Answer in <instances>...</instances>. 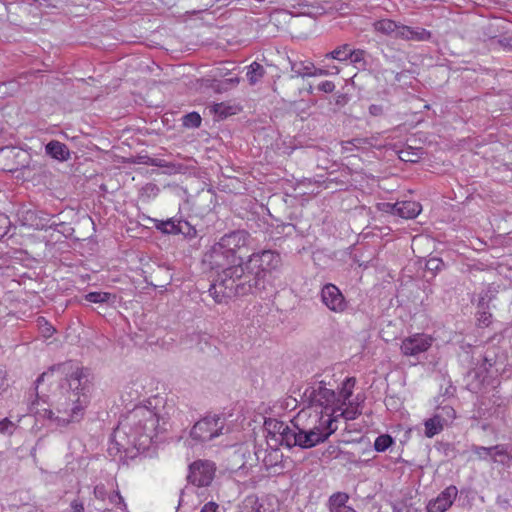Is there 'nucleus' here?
I'll use <instances>...</instances> for the list:
<instances>
[{
	"instance_id": "f257e3e1",
	"label": "nucleus",
	"mask_w": 512,
	"mask_h": 512,
	"mask_svg": "<svg viewBox=\"0 0 512 512\" xmlns=\"http://www.w3.org/2000/svg\"><path fill=\"white\" fill-rule=\"evenodd\" d=\"M54 372L63 376L59 384V393L51 404V408L36 410L41 419H47L56 427H69L80 423L91 402L94 388V377L90 370L77 362L66 361L50 367L36 380V389L41 382Z\"/></svg>"
},
{
	"instance_id": "f03ea898",
	"label": "nucleus",
	"mask_w": 512,
	"mask_h": 512,
	"mask_svg": "<svg viewBox=\"0 0 512 512\" xmlns=\"http://www.w3.org/2000/svg\"><path fill=\"white\" fill-rule=\"evenodd\" d=\"M327 377L315 380L305 388L301 400L306 406L291 421L302 432L304 442L310 448L327 440L338 429L331 407L339 403L335 392L339 386L336 380H327Z\"/></svg>"
},
{
	"instance_id": "7ed1b4c3",
	"label": "nucleus",
	"mask_w": 512,
	"mask_h": 512,
	"mask_svg": "<svg viewBox=\"0 0 512 512\" xmlns=\"http://www.w3.org/2000/svg\"><path fill=\"white\" fill-rule=\"evenodd\" d=\"M281 263L280 255L271 250L253 253L242 265L229 267L211 284L209 293L216 303H226L236 296H244L265 289L268 273L277 269Z\"/></svg>"
},
{
	"instance_id": "20e7f679",
	"label": "nucleus",
	"mask_w": 512,
	"mask_h": 512,
	"mask_svg": "<svg viewBox=\"0 0 512 512\" xmlns=\"http://www.w3.org/2000/svg\"><path fill=\"white\" fill-rule=\"evenodd\" d=\"M174 410L166 397L155 395L135 406L120 421L115 437L126 435L131 446L138 452H145L158 434L167 431Z\"/></svg>"
},
{
	"instance_id": "39448f33",
	"label": "nucleus",
	"mask_w": 512,
	"mask_h": 512,
	"mask_svg": "<svg viewBox=\"0 0 512 512\" xmlns=\"http://www.w3.org/2000/svg\"><path fill=\"white\" fill-rule=\"evenodd\" d=\"M496 358L497 354H489L488 356L478 354L477 366L468 373V377L475 380V382L468 383L471 391L476 393L486 391V385L499 373V369L495 367Z\"/></svg>"
},
{
	"instance_id": "423d86ee",
	"label": "nucleus",
	"mask_w": 512,
	"mask_h": 512,
	"mask_svg": "<svg viewBox=\"0 0 512 512\" xmlns=\"http://www.w3.org/2000/svg\"><path fill=\"white\" fill-rule=\"evenodd\" d=\"M356 384V379L354 377H346L341 383V389L338 394H336V400H339V403L333 409V418L335 419V423L337 422L338 417H343L345 420H354L360 411L357 405H354L351 402H348L350 397L353 394V389Z\"/></svg>"
},
{
	"instance_id": "0eeeda50",
	"label": "nucleus",
	"mask_w": 512,
	"mask_h": 512,
	"mask_svg": "<svg viewBox=\"0 0 512 512\" xmlns=\"http://www.w3.org/2000/svg\"><path fill=\"white\" fill-rule=\"evenodd\" d=\"M224 425L223 418L216 415L207 416L195 423L190 436L196 442L210 441L222 433Z\"/></svg>"
},
{
	"instance_id": "6e6552de",
	"label": "nucleus",
	"mask_w": 512,
	"mask_h": 512,
	"mask_svg": "<svg viewBox=\"0 0 512 512\" xmlns=\"http://www.w3.org/2000/svg\"><path fill=\"white\" fill-rule=\"evenodd\" d=\"M237 259L238 257L226 251L220 242L215 243L204 256V262L211 269H222L221 273L229 267L236 266Z\"/></svg>"
},
{
	"instance_id": "1a4fd4ad",
	"label": "nucleus",
	"mask_w": 512,
	"mask_h": 512,
	"mask_svg": "<svg viewBox=\"0 0 512 512\" xmlns=\"http://www.w3.org/2000/svg\"><path fill=\"white\" fill-rule=\"evenodd\" d=\"M215 466L207 460H198L189 466L188 481L198 487L208 486L215 474Z\"/></svg>"
},
{
	"instance_id": "9d476101",
	"label": "nucleus",
	"mask_w": 512,
	"mask_h": 512,
	"mask_svg": "<svg viewBox=\"0 0 512 512\" xmlns=\"http://www.w3.org/2000/svg\"><path fill=\"white\" fill-rule=\"evenodd\" d=\"M321 301L332 312L342 313L347 308V302L340 289L332 284L327 283L321 289Z\"/></svg>"
},
{
	"instance_id": "9b49d317",
	"label": "nucleus",
	"mask_w": 512,
	"mask_h": 512,
	"mask_svg": "<svg viewBox=\"0 0 512 512\" xmlns=\"http://www.w3.org/2000/svg\"><path fill=\"white\" fill-rule=\"evenodd\" d=\"M382 210L404 219H413L421 212V205L415 201H399L396 203H383Z\"/></svg>"
},
{
	"instance_id": "f8f14e48",
	"label": "nucleus",
	"mask_w": 512,
	"mask_h": 512,
	"mask_svg": "<svg viewBox=\"0 0 512 512\" xmlns=\"http://www.w3.org/2000/svg\"><path fill=\"white\" fill-rule=\"evenodd\" d=\"M250 234L245 230H235L223 235L218 242L226 249L237 256V252L249 245Z\"/></svg>"
},
{
	"instance_id": "ddd939ff",
	"label": "nucleus",
	"mask_w": 512,
	"mask_h": 512,
	"mask_svg": "<svg viewBox=\"0 0 512 512\" xmlns=\"http://www.w3.org/2000/svg\"><path fill=\"white\" fill-rule=\"evenodd\" d=\"M458 495V489L454 485L445 488L435 499L427 504V512H445L447 511Z\"/></svg>"
},
{
	"instance_id": "4468645a",
	"label": "nucleus",
	"mask_w": 512,
	"mask_h": 512,
	"mask_svg": "<svg viewBox=\"0 0 512 512\" xmlns=\"http://www.w3.org/2000/svg\"><path fill=\"white\" fill-rule=\"evenodd\" d=\"M434 338L425 333H417L402 342V352H426L432 347Z\"/></svg>"
},
{
	"instance_id": "2eb2a0df",
	"label": "nucleus",
	"mask_w": 512,
	"mask_h": 512,
	"mask_svg": "<svg viewBox=\"0 0 512 512\" xmlns=\"http://www.w3.org/2000/svg\"><path fill=\"white\" fill-rule=\"evenodd\" d=\"M257 460H261L267 470H274L277 468L282 469L283 453L279 449L270 448L265 450H258L255 452Z\"/></svg>"
},
{
	"instance_id": "dca6fc26",
	"label": "nucleus",
	"mask_w": 512,
	"mask_h": 512,
	"mask_svg": "<svg viewBox=\"0 0 512 512\" xmlns=\"http://www.w3.org/2000/svg\"><path fill=\"white\" fill-rule=\"evenodd\" d=\"M432 37V33L421 27H410L401 25L398 30V38L406 41L425 42L429 41Z\"/></svg>"
},
{
	"instance_id": "f3484780",
	"label": "nucleus",
	"mask_w": 512,
	"mask_h": 512,
	"mask_svg": "<svg viewBox=\"0 0 512 512\" xmlns=\"http://www.w3.org/2000/svg\"><path fill=\"white\" fill-rule=\"evenodd\" d=\"M276 441L281 445L287 446L288 448L293 446H299L304 449L310 448L307 443L304 442L305 440L302 432L299 429H296L294 426L290 430L286 431L285 437L276 438Z\"/></svg>"
},
{
	"instance_id": "a211bd4d",
	"label": "nucleus",
	"mask_w": 512,
	"mask_h": 512,
	"mask_svg": "<svg viewBox=\"0 0 512 512\" xmlns=\"http://www.w3.org/2000/svg\"><path fill=\"white\" fill-rule=\"evenodd\" d=\"M349 496L344 492L333 494L329 498L330 512H356V510L348 505Z\"/></svg>"
},
{
	"instance_id": "6ab92c4d",
	"label": "nucleus",
	"mask_w": 512,
	"mask_h": 512,
	"mask_svg": "<svg viewBox=\"0 0 512 512\" xmlns=\"http://www.w3.org/2000/svg\"><path fill=\"white\" fill-rule=\"evenodd\" d=\"M401 25L391 19H381L373 23V29L377 33L398 38V30Z\"/></svg>"
},
{
	"instance_id": "aec40b11",
	"label": "nucleus",
	"mask_w": 512,
	"mask_h": 512,
	"mask_svg": "<svg viewBox=\"0 0 512 512\" xmlns=\"http://www.w3.org/2000/svg\"><path fill=\"white\" fill-rule=\"evenodd\" d=\"M291 64V78L316 76L317 72H313L314 64L310 61H290Z\"/></svg>"
},
{
	"instance_id": "412c9836",
	"label": "nucleus",
	"mask_w": 512,
	"mask_h": 512,
	"mask_svg": "<svg viewBox=\"0 0 512 512\" xmlns=\"http://www.w3.org/2000/svg\"><path fill=\"white\" fill-rule=\"evenodd\" d=\"M510 459H512V448L503 444L491 446L492 462L506 465Z\"/></svg>"
},
{
	"instance_id": "4be33fe9",
	"label": "nucleus",
	"mask_w": 512,
	"mask_h": 512,
	"mask_svg": "<svg viewBox=\"0 0 512 512\" xmlns=\"http://www.w3.org/2000/svg\"><path fill=\"white\" fill-rule=\"evenodd\" d=\"M45 149L48 155L57 160L65 161L69 158V150L67 149V146L59 141H50L46 145Z\"/></svg>"
},
{
	"instance_id": "5701e85b",
	"label": "nucleus",
	"mask_w": 512,
	"mask_h": 512,
	"mask_svg": "<svg viewBox=\"0 0 512 512\" xmlns=\"http://www.w3.org/2000/svg\"><path fill=\"white\" fill-rule=\"evenodd\" d=\"M444 415L435 414L432 418L425 421V435L432 438L440 433L446 424L443 422Z\"/></svg>"
},
{
	"instance_id": "b1692460",
	"label": "nucleus",
	"mask_w": 512,
	"mask_h": 512,
	"mask_svg": "<svg viewBox=\"0 0 512 512\" xmlns=\"http://www.w3.org/2000/svg\"><path fill=\"white\" fill-rule=\"evenodd\" d=\"M138 163L145 164V165H150V166L161 167V168H167L169 170V172H176L177 168L179 167L176 164L171 163V162H167L164 159L153 158V157L146 156V155L145 156H139Z\"/></svg>"
},
{
	"instance_id": "393cba45",
	"label": "nucleus",
	"mask_w": 512,
	"mask_h": 512,
	"mask_svg": "<svg viewBox=\"0 0 512 512\" xmlns=\"http://www.w3.org/2000/svg\"><path fill=\"white\" fill-rule=\"evenodd\" d=\"M178 221L176 218L156 220L155 227L164 234L178 235Z\"/></svg>"
},
{
	"instance_id": "a878e982",
	"label": "nucleus",
	"mask_w": 512,
	"mask_h": 512,
	"mask_svg": "<svg viewBox=\"0 0 512 512\" xmlns=\"http://www.w3.org/2000/svg\"><path fill=\"white\" fill-rule=\"evenodd\" d=\"M351 46L349 44H342L336 47L333 51L327 53L325 58L334 59L340 62H345L349 58Z\"/></svg>"
},
{
	"instance_id": "bb28decb",
	"label": "nucleus",
	"mask_w": 512,
	"mask_h": 512,
	"mask_svg": "<svg viewBox=\"0 0 512 512\" xmlns=\"http://www.w3.org/2000/svg\"><path fill=\"white\" fill-rule=\"evenodd\" d=\"M265 69L264 67L257 63L253 62L249 67L247 71V78L251 85H255L257 82L260 81V79L264 76Z\"/></svg>"
},
{
	"instance_id": "cd10ccee",
	"label": "nucleus",
	"mask_w": 512,
	"mask_h": 512,
	"mask_svg": "<svg viewBox=\"0 0 512 512\" xmlns=\"http://www.w3.org/2000/svg\"><path fill=\"white\" fill-rule=\"evenodd\" d=\"M178 234H182L185 238L192 239L197 235L196 228L187 220L179 219Z\"/></svg>"
},
{
	"instance_id": "c85d7f7f",
	"label": "nucleus",
	"mask_w": 512,
	"mask_h": 512,
	"mask_svg": "<svg viewBox=\"0 0 512 512\" xmlns=\"http://www.w3.org/2000/svg\"><path fill=\"white\" fill-rule=\"evenodd\" d=\"M115 296L108 292H89L85 295V299L91 303H107Z\"/></svg>"
},
{
	"instance_id": "c756f323",
	"label": "nucleus",
	"mask_w": 512,
	"mask_h": 512,
	"mask_svg": "<svg viewBox=\"0 0 512 512\" xmlns=\"http://www.w3.org/2000/svg\"><path fill=\"white\" fill-rule=\"evenodd\" d=\"M394 443L393 438L388 434L379 435L374 441V449L377 452L386 451Z\"/></svg>"
},
{
	"instance_id": "7c9ffc66",
	"label": "nucleus",
	"mask_w": 512,
	"mask_h": 512,
	"mask_svg": "<svg viewBox=\"0 0 512 512\" xmlns=\"http://www.w3.org/2000/svg\"><path fill=\"white\" fill-rule=\"evenodd\" d=\"M265 424L268 432L272 434L275 439L278 437L280 432H283L287 429V424L278 420H269Z\"/></svg>"
},
{
	"instance_id": "2f4dec72",
	"label": "nucleus",
	"mask_w": 512,
	"mask_h": 512,
	"mask_svg": "<svg viewBox=\"0 0 512 512\" xmlns=\"http://www.w3.org/2000/svg\"><path fill=\"white\" fill-rule=\"evenodd\" d=\"M183 125L187 128H198L201 125V117L197 112H191L183 117Z\"/></svg>"
},
{
	"instance_id": "473e14b6",
	"label": "nucleus",
	"mask_w": 512,
	"mask_h": 512,
	"mask_svg": "<svg viewBox=\"0 0 512 512\" xmlns=\"http://www.w3.org/2000/svg\"><path fill=\"white\" fill-rule=\"evenodd\" d=\"M471 451L479 460L491 459V447L473 445Z\"/></svg>"
},
{
	"instance_id": "72a5a7b5",
	"label": "nucleus",
	"mask_w": 512,
	"mask_h": 512,
	"mask_svg": "<svg viewBox=\"0 0 512 512\" xmlns=\"http://www.w3.org/2000/svg\"><path fill=\"white\" fill-rule=\"evenodd\" d=\"M444 263L440 258L432 257L426 262V270L431 272L434 276L438 271H440L443 267Z\"/></svg>"
},
{
	"instance_id": "f704fd0d",
	"label": "nucleus",
	"mask_w": 512,
	"mask_h": 512,
	"mask_svg": "<svg viewBox=\"0 0 512 512\" xmlns=\"http://www.w3.org/2000/svg\"><path fill=\"white\" fill-rule=\"evenodd\" d=\"M365 54L366 52L362 49H350V52H349V58L348 60H350L351 63L353 64H359V63H362L364 64L365 63Z\"/></svg>"
},
{
	"instance_id": "c9c22d12",
	"label": "nucleus",
	"mask_w": 512,
	"mask_h": 512,
	"mask_svg": "<svg viewBox=\"0 0 512 512\" xmlns=\"http://www.w3.org/2000/svg\"><path fill=\"white\" fill-rule=\"evenodd\" d=\"M37 323L44 337H50L54 333L55 329L53 328V326L50 323H48L43 317H39L37 319Z\"/></svg>"
},
{
	"instance_id": "e433bc0d",
	"label": "nucleus",
	"mask_w": 512,
	"mask_h": 512,
	"mask_svg": "<svg viewBox=\"0 0 512 512\" xmlns=\"http://www.w3.org/2000/svg\"><path fill=\"white\" fill-rule=\"evenodd\" d=\"M436 414L444 415L443 422L446 426L455 418V410L451 406L441 407Z\"/></svg>"
},
{
	"instance_id": "4c0bfd02",
	"label": "nucleus",
	"mask_w": 512,
	"mask_h": 512,
	"mask_svg": "<svg viewBox=\"0 0 512 512\" xmlns=\"http://www.w3.org/2000/svg\"><path fill=\"white\" fill-rule=\"evenodd\" d=\"M477 321L478 324L482 327H487L490 325L492 321V314L486 310H478L477 311Z\"/></svg>"
},
{
	"instance_id": "58836bf2",
	"label": "nucleus",
	"mask_w": 512,
	"mask_h": 512,
	"mask_svg": "<svg viewBox=\"0 0 512 512\" xmlns=\"http://www.w3.org/2000/svg\"><path fill=\"white\" fill-rule=\"evenodd\" d=\"M117 491H115L116 493ZM114 494V492L112 493V495ZM94 496L95 498H97L98 500H101V501H104L106 499L109 500V497L111 496V494H108L107 490H106V487L104 484H98L95 486L94 488Z\"/></svg>"
},
{
	"instance_id": "ea45409f",
	"label": "nucleus",
	"mask_w": 512,
	"mask_h": 512,
	"mask_svg": "<svg viewBox=\"0 0 512 512\" xmlns=\"http://www.w3.org/2000/svg\"><path fill=\"white\" fill-rule=\"evenodd\" d=\"M15 424L8 418H4L0 421V433L11 435L15 430Z\"/></svg>"
},
{
	"instance_id": "a19ab883",
	"label": "nucleus",
	"mask_w": 512,
	"mask_h": 512,
	"mask_svg": "<svg viewBox=\"0 0 512 512\" xmlns=\"http://www.w3.org/2000/svg\"><path fill=\"white\" fill-rule=\"evenodd\" d=\"M10 220L6 215L0 214V240L9 232Z\"/></svg>"
},
{
	"instance_id": "79ce46f5",
	"label": "nucleus",
	"mask_w": 512,
	"mask_h": 512,
	"mask_svg": "<svg viewBox=\"0 0 512 512\" xmlns=\"http://www.w3.org/2000/svg\"><path fill=\"white\" fill-rule=\"evenodd\" d=\"M318 89L325 93H332L335 89V84L332 81H323L318 85Z\"/></svg>"
},
{
	"instance_id": "37998d69",
	"label": "nucleus",
	"mask_w": 512,
	"mask_h": 512,
	"mask_svg": "<svg viewBox=\"0 0 512 512\" xmlns=\"http://www.w3.org/2000/svg\"><path fill=\"white\" fill-rule=\"evenodd\" d=\"M70 508H71V512H84L85 511L83 503L81 501H79L78 499H75L70 503Z\"/></svg>"
},
{
	"instance_id": "c03bdc74",
	"label": "nucleus",
	"mask_w": 512,
	"mask_h": 512,
	"mask_svg": "<svg viewBox=\"0 0 512 512\" xmlns=\"http://www.w3.org/2000/svg\"><path fill=\"white\" fill-rule=\"evenodd\" d=\"M384 112V109H383V106L382 105H378V104H372L370 105L369 107V113L372 115V116H380L382 115Z\"/></svg>"
},
{
	"instance_id": "a18cd8bd",
	"label": "nucleus",
	"mask_w": 512,
	"mask_h": 512,
	"mask_svg": "<svg viewBox=\"0 0 512 512\" xmlns=\"http://www.w3.org/2000/svg\"><path fill=\"white\" fill-rule=\"evenodd\" d=\"M200 512H219V506L215 502L206 503Z\"/></svg>"
},
{
	"instance_id": "49530a36",
	"label": "nucleus",
	"mask_w": 512,
	"mask_h": 512,
	"mask_svg": "<svg viewBox=\"0 0 512 512\" xmlns=\"http://www.w3.org/2000/svg\"><path fill=\"white\" fill-rule=\"evenodd\" d=\"M214 111H215V113L219 114V116H221V117H227L228 115L231 114L230 112L226 111V108L223 103L216 104L214 106Z\"/></svg>"
},
{
	"instance_id": "de8ad7c7",
	"label": "nucleus",
	"mask_w": 512,
	"mask_h": 512,
	"mask_svg": "<svg viewBox=\"0 0 512 512\" xmlns=\"http://www.w3.org/2000/svg\"><path fill=\"white\" fill-rule=\"evenodd\" d=\"M498 43L506 50L512 51V38L504 37L498 40Z\"/></svg>"
},
{
	"instance_id": "09e8293b",
	"label": "nucleus",
	"mask_w": 512,
	"mask_h": 512,
	"mask_svg": "<svg viewBox=\"0 0 512 512\" xmlns=\"http://www.w3.org/2000/svg\"><path fill=\"white\" fill-rule=\"evenodd\" d=\"M361 142H362V140L359 138H355L350 141H346L343 143V149H345L346 151H351L350 146L357 147L359 144H361Z\"/></svg>"
},
{
	"instance_id": "8fccbe9b",
	"label": "nucleus",
	"mask_w": 512,
	"mask_h": 512,
	"mask_svg": "<svg viewBox=\"0 0 512 512\" xmlns=\"http://www.w3.org/2000/svg\"><path fill=\"white\" fill-rule=\"evenodd\" d=\"M9 387L8 381L4 374H0V395H2Z\"/></svg>"
},
{
	"instance_id": "3c124183",
	"label": "nucleus",
	"mask_w": 512,
	"mask_h": 512,
	"mask_svg": "<svg viewBox=\"0 0 512 512\" xmlns=\"http://www.w3.org/2000/svg\"><path fill=\"white\" fill-rule=\"evenodd\" d=\"M313 72H317V75H327V71L323 69H316L314 67Z\"/></svg>"
},
{
	"instance_id": "603ef678",
	"label": "nucleus",
	"mask_w": 512,
	"mask_h": 512,
	"mask_svg": "<svg viewBox=\"0 0 512 512\" xmlns=\"http://www.w3.org/2000/svg\"><path fill=\"white\" fill-rule=\"evenodd\" d=\"M227 81H228L229 83H231V84H234V85H236V84H238V83H239V79H238V78H230V79H228Z\"/></svg>"
},
{
	"instance_id": "864d4df0",
	"label": "nucleus",
	"mask_w": 512,
	"mask_h": 512,
	"mask_svg": "<svg viewBox=\"0 0 512 512\" xmlns=\"http://www.w3.org/2000/svg\"><path fill=\"white\" fill-rule=\"evenodd\" d=\"M291 428H292V427H290V426H288V425H287V429H286L285 431H283V432H280V434L278 435V437H277V438L285 437V435H286V431H287V430H290Z\"/></svg>"
},
{
	"instance_id": "5fc2aeb1",
	"label": "nucleus",
	"mask_w": 512,
	"mask_h": 512,
	"mask_svg": "<svg viewBox=\"0 0 512 512\" xmlns=\"http://www.w3.org/2000/svg\"><path fill=\"white\" fill-rule=\"evenodd\" d=\"M307 92L313 94V87L311 85L307 88Z\"/></svg>"
},
{
	"instance_id": "6e6d98bb",
	"label": "nucleus",
	"mask_w": 512,
	"mask_h": 512,
	"mask_svg": "<svg viewBox=\"0 0 512 512\" xmlns=\"http://www.w3.org/2000/svg\"><path fill=\"white\" fill-rule=\"evenodd\" d=\"M136 393H137V397L141 396L142 392H139L138 390H136Z\"/></svg>"
},
{
	"instance_id": "4d7b16f0",
	"label": "nucleus",
	"mask_w": 512,
	"mask_h": 512,
	"mask_svg": "<svg viewBox=\"0 0 512 512\" xmlns=\"http://www.w3.org/2000/svg\"><path fill=\"white\" fill-rule=\"evenodd\" d=\"M0 269H2V267L0 266Z\"/></svg>"
}]
</instances>
